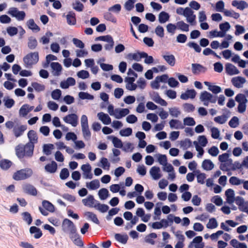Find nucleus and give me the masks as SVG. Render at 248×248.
<instances>
[{
	"label": "nucleus",
	"instance_id": "4468645a",
	"mask_svg": "<svg viewBox=\"0 0 248 248\" xmlns=\"http://www.w3.org/2000/svg\"><path fill=\"white\" fill-rule=\"evenodd\" d=\"M185 17L186 18V21L191 25L194 26L197 24L196 21V16L194 14V12L191 8H189V10L187 11V15H186Z\"/></svg>",
	"mask_w": 248,
	"mask_h": 248
},
{
	"label": "nucleus",
	"instance_id": "13d9d810",
	"mask_svg": "<svg viewBox=\"0 0 248 248\" xmlns=\"http://www.w3.org/2000/svg\"><path fill=\"white\" fill-rule=\"evenodd\" d=\"M243 179H240L235 176H232L229 179V183L234 186H238L242 184Z\"/></svg>",
	"mask_w": 248,
	"mask_h": 248
},
{
	"label": "nucleus",
	"instance_id": "774afa93",
	"mask_svg": "<svg viewBox=\"0 0 248 248\" xmlns=\"http://www.w3.org/2000/svg\"><path fill=\"white\" fill-rule=\"evenodd\" d=\"M28 105L24 104L19 109V113L20 116L22 117H25L27 115L29 111L28 110Z\"/></svg>",
	"mask_w": 248,
	"mask_h": 248
},
{
	"label": "nucleus",
	"instance_id": "aec40b11",
	"mask_svg": "<svg viewBox=\"0 0 248 248\" xmlns=\"http://www.w3.org/2000/svg\"><path fill=\"white\" fill-rule=\"evenodd\" d=\"M97 117L104 124L108 125L111 123V118L107 114L100 112L97 113Z\"/></svg>",
	"mask_w": 248,
	"mask_h": 248
},
{
	"label": "nucleus",
	"instance_id": "cd10ccee",
	"mask_svg": "<svg viewBox=\"0 0 248 248\" xmlns=\"http://www.w3.org/2000/svg\"><path fill=\"white\" fill-rule=\"evenodd\" d=\"M227 202L231 204L234 201V192L233 190L229 188L225 191Z\"/></svg>",
	"mask_w": 248,
	"mask_h": 248
},
{
	"label": "nucleus",
	"instance_id": "9b49d317",
	"mask_svg": "<svg viewBox=\"0 0 248 248\" xmlns=\"http://www.w3.org/2000/svg\"><path fill=\"white\" fill-rule=\"evenodd\" d=\"M81 169L83 171L84 177L85 179H91L93 175L91 173L92 167L89 164L82 165Z\"/></svg>",
	"mask_w": 248,
	"mask_h": 248
},
{
	"label": "nucleus",
	"instance_id": "20e7f679",
	"mask_svg": "<svg viewBox=\"0 0 248 248\" xmlns=\"http://www.w3.org/2000/svg\"><path fill=\"white\" fill-rule=\"evenodd\" d=\"M200 100L203 103L205 106H208L209 103H215L217 100V96L213 95L212 93L207 91L201 92L200 95Z\"/></svg>",
	"mask_w": 248,
	"mask_h": 248
},
{
	"label": "nucleus",
	"instance_id": "f03ea898",
	"mask_svg": "<svg viewBox=\"0 0 248 248\" xmlns=\"http://www.w3.org/2000/svg\"><path fill=\"white\" fill-rule=\"evenodd\" d=\"M39 53L38 52H30L27 54L23 59L24 66L26 68H31L39 61Z\"/></svg>",
	"mask_w": 248,
	"mask_h": 248
},
{
	"label": "nucleus",
	"instance_id": "09e8293b",
	"mask_svg": "<svg viewBox=\"0 0 248 248\" xmlns=\"http://www.w3.org/2000/svg\"><path fill=\"white\" fill-rule=\"evenodd\" d=\"M85 216H86L89 219H91L94 223L99 224V221L98 219L97 216L93 213L91 212H87L85 213Z\"/></svg>",
	"mask_w": 248,
	"mask_h": 248
},
{
	"label": "nucleus",
	"instance_id": "8fccbe9b",
	"mask_svg": "<svg viewBox=\"0 0 248 248\" xmlns=\"http://www.w3.org/2000/svg\"><path fill=\"white\" fill-rule=\"evenodd\" d=\"M53 36V33L50 31H47L45 35L42 36L40 40V42L42 43L43 45L47 44L49 42V37Z\"/></svg>",
	"mask_w": 248,
	"mask_h": 248
},
{
	"label": "nucleus",
	"instance_id": "c03bdc74",
	"mask_svg": "<svg viewBox=\"0 0 248 248\" xmlns=\"http://www.w3.org/2000/svg\"><path fill=\"white\" fill-rule=\"evenodd\" d=\"M176 27L178 29L183 31H189V25L185 23L183 21H178L176 23Z\"/></svg>",
	"mask_w": 248,
	"mask_h": 248
},
{
	"label": "nucleus",
	"instance_id": "c756f323",
	"mask_svg": "<svg viewBox=\"0 0 248 248\" xmlns=\"http://www.w3.org/2000/svg\"><path fill=\"white\" fill-rule=\"evenodd\" d=\"M30 232L31 234L34 233V237L35 239L40 238L43 235L41 230L35 226L31 227L30 228Z\"/></svg>",
	"mask_w": 248,
	"mask_h": 248
},
{
	"label": "nucleus",
	"instance_id": "f3484780",
	"mask_svg": "<svg viewBox=\"0 0 248 248\" xmlns=\"http://www.w3.org/2000/svg\"><path fill=\"white\" fill-rule=\"evenodd\" d=\"M96 201L93 196L92 195H89L87 198L83 199L82 200V202L83 204L86 206L90 207H94L95 204L96 203Z\"/></svg>",
	"mask_w": 248,
	"mask_h": 248
},
{
	"label": "nucleus",
	"instance_id": "4be33fe9",
	"mask_svg": "<svg viewBox=\"0 0 248 248\" xmlns=\"http://www.w3.org/2000/svg\"><path fill=\"white\" fill-rule=\"evenodd\" d=\"M67 23L69 25H75L76 24L77 20L76 14L72 11L69 12L66 16Z\"/></svg>",
	"mask_w": 248,
	"mask_h": 248
},
{
	"label": "nucleus",
	"instance_id": "a878e982",
	"mask_svg": "<svg viewBox=\"0 0 248 248\" xmlns=\"http://www.w3.org/2000/svg\"><path fill=\"white\" fill-rule=\"evenodd\" d=\"M50 66L54 71L53 75L57 76H59L62 70V65L58 62H52L51 63Z\"/></svg>",
	"mask_w": 248,
	"mask_h": 248
},
{
	"label": "nucleus",
	"instance_id": "680f3d73",
	"mask_svg": "<svg viewBox=\"0 0 248 248\" xmlns=\"http://www.w3.org/2000/svg\"><path fill=\"white\" fill-rule=\"evenodd\" d=\"M183 108L184 111L186 112H193L195 109V106L190 103H185L183 105Z\"/></svg>",
	"mask_w": 248,
	"mask_h": 248
},
{
	"label": "nucleus",
	"instance_id": "ea45409f",
	"mask_svg": "<svg viewBox=\"0 0 248 248\" xmlns=\"http://www.w3.org/2000/svg\"><path fill=\"white\" fill-rule=\"evenodd\" d=\"M27 25L30 29L33 31H39L40 30V28L35 24L33 19H30L27 22Z\"/></svg>",
	"mask_w": 248,
	"mask_h": 248
},
{
	"label": "nucleus",
	"instance_id": "b1692460",
	"mask_svg": "<svg viewBox=\"0 0 248 248\" xmlns=\"http://www.w3.org/2000/svg\"><path fill=\"white\" fill-rule=\"evenodd\" d=\"M191 66L192 73L195 75L201 72H205L206 71V68L200 64L192 63Z\"/></svg>",
	"mask_w": 248,
	"mask_h": 248
},
{
	"label": "nucleus",
	"instance_id": "473e14b6",
	"mask_svg": "<svg viewBox=\"0 0 248 248\" xmlns=\"http://www.w3.org/2000/svg\"><path fill=\"white\" fill-rule=\"evenodd\" d=\"M38 45V42L36 39L33 37L31 36L28 38V47L30 49L33 50L36 48Z\"/></svg>",
	"mask_w": 248,
	"mask_h": 248
},
{
	"label": "nucleus",
	"instance_id": "37998d69",
	"mask_svg": "<svg viewBox=\"0 0 248 248\" xmlns=\"http://www.w3.org/2000/svg\"><path fill=\"white\" fill-rule=\"evenodd\" d=\"M170 16L168 13L162 11L159 14L158 16L159 22L160 23H164L169 20Z\"/></svg>",
	"mask_w": 248,
	"mask_h": 248
},
{
	"label": "nucleus",
	"instance_id": "f257e3e1",
	"mask_svg": "<svg viewBox=\"0 0 248 248\" xmlns=\"http://www.w3.org/2000/svg\"><path fill=\"white\" fill-rule=\"evenodd\" d=\"M34 148V145L31 143H27L25 145L18 144L15 149L16 155L20 159L24 157H31L33 155Z\"/></svg>",
	"mask_w": 248,
	"mask_h": 248
},
{
	"label": "nucleus",
	"instance_id": "a19ab883",
	"mask_svg": "<svg viewBox=\"0 0 248 248\" xmlns=\"http://www.w3.org/2000/svg\"><path fill=\"white\" fill-rule=\"evenodd\" d=\"M142 52H138L135 53H129L127 55V58L129 60H133L139 62L140 60L142 57Z\"/></svg>",
	"mask_w": 248,
	"mask_h": 248
},
{
	"label": "nucleus",
	"instance_id": "5fc2aeb1",
	"mask_svg": "<svg viewBox=\"0 0 248 248\" xmlns=\"http://www.w3.org/2000/svg\"><path fill=\"white\" fill-rule=\"evenodd\" d=\"M78 97L80 99L93 100L94 96L87 92H80L78 93Z\"/></svg>",
	"mask_w": 248,
	"mask_h": 248
},
{
	"label": "nucleus",
	"instance_id": "a18cd8bd",
	"mask_svg": "<svg viewBox=\"0 0 248 248\" xmlns=\"http://www.w3.org/2000/svg\"><path fill=\"white\" fill-rule=\"evenodd\" d=\"M23 220L27 223L28 225L31 224L32 218L30 213L28 212H24L22 213Z\"/></svg>",
	"mask_w": 248,
	"mask_h": 248
},
{
	"label": "nucleus",
	"instance_id": "72a5a7b5",
	"mask_svg": "<svg viewBox=\"0 0 248 248\" xmlns=\"http://www.w3.org/2000/svg\"><path fill=\"white\" fill-rule=\"evenodd\" d=\"M202 168L206 170H210L214 167V164L210 159H205L202 163Z\"/></svg>",
	"mask_w": 248,
	"mask_h": 248
},
{
	"label": "nucleus",
	"instance_id": "0eeeda50",
	"mask_svg": "<svg viewBox=\"0 0 248 248\" xmlns=\"http://www.w3.org/2000/svg\"><path fill=\"white\" fill-rule=\"evenodd\" d=\"M63 121L67 124L76 127L78 124V116L75 113L68 114L63 118Z\"/></svg>",
	"mask_w": 248,
	"mask_h": 248
},
{
	"label": "nucleus",
	"instance_id": "6e6552de",
	"mask_svg": "<svg viewBox=\"0 0 248 248\" xmlns=\"http://www.w3.org/2000/svg\"><path fill=\"white\" fill-rule=\"evenodd\" d=\"M24 192L29 195L35 196L37 194L36 188L32 185L26 184L22 186Z\"/></svg>",
	"mask_w": 248,
	"mask_h": 248
},
{
	"label": "nucleus",
	"instance_id": "7ed1b4c3",
	"mask_svg": "<svg viewBox=\"0 0 248 248\" xmlns=\"http://www.w3.org/2000/svg\"><path fill=\"white\" fill-rule=\"evenodd\" d=\"M32 174V170L26 168L16 171L13 175V178L16 181L24 180L30 178Z\"/></svg>",
	"mask_w": 248,
	"mask_h": 248
},
{
	"label": "nucleus",
	"instance_id": "f8f14e48",
	"mask_svg": "<svg viewBox=\"0 0 248 248\" xmlns=\"http://www.w3.org/2000/svg\"><path fill=\"white\" fill-rule=\"evenodd\" d=\"M197 94V93L194 89H188L185 93H182L180 96L181 99L186 100L189 98L194 99Z\"/></svg>",
	"mask_w": 248,
	"mask_h": 248
},
{
	"label": "nucleus",
	"instance_id": "49530a36",
	"mask_svg": "<svg viewBox=\"0 0 248 248\" xmlns=\"http://www.w3.org/2000/svg\"><path fill=\"white\" fill-rule=\"evenodd\" d=\"M230 244L234 248H247L245 243H240L235 239H232L230 241Z\"/></svg>",
	"mask_w": 248,
	"mask_h": 248
},
{
	"label": "nucleus",
	"instance_id": "dca6fc26",
	"mask_svg": "<svg viewBox=\"0 0 248 248\" xmlns=\"http://www.w3.org/2000/svg\"><path fill=\"white\" fill-rule=\"evenodd\" d=\"M58 169V165L54 161H52L50 163L46 164L45 166V171L49 173H54Z\"/></svg>",
	"mask_w": 248,
	"mask_h": 248
},
{
	"label": "nucleus",
	"instance_id": "6ab92c4d",
	"mask_svg": "<svg viewBox=\"0 0 248 248\" xmlns=\"http://www.w3.org/2000/svg\"><path fill=\"white\" fill-rule=\"evenodd\" d=\"M204 84L208 87V89L213 93L217 94L222 92L221 87L218 86L212 85L208 81H204Z\"/></svg>",
	"mask_w": 248,
	"mask_h": 248
},
{
	"label": "nucleus",
	"instance_id": "e433bc0d",
	"mask_svg": "<svg viewBox=\"0 0 248 248\" xmlns=\"http://www.w3.org/2000/svg\"><path fill=\"white\" fill-rule=\"evenodd\" d=\"M94 208L97 209L98 211L102 213H105L108 211L109 207L108 205L105 204H101L98 201L96 202Z\"/></svg>",
	"mask_w": 248,
	"mask_h": 248
},
{
	"label": "nucleus",
	"instance_id": "1a4fd4ad",
	"mask_svg": "<svg viewBox=\"0 0 248 248\" xmlns=\"http://www.w3.org/2000/svg\"><path fill=\"white\" fill-rule=\"evenodd\" d=\"M162 57L169 65L170 66H174L176 59L173 54H170L169 52H166L162 55Z\"/></svg>",
	"mask_w": 248,
	"mask_h": 248
},
{
	"label": "nucleus",
	"instance_id": "f704fd0d",
	"mask_svg": "<svg viewBox=\"0 0 248 248\" xmlns=\"http://www.w3.org/2000/svg\"><path fill=\"white\" fill-rule=\"evenodd\" d=\"M157 236L155 233H151L145 237L144 241L147 243L154 245L155 244V241L154 239L156 238Z\"/></svg>",
	"mask_w": 248,
	"mask_h": 248
},
{
	"label": "nucleus",
	"instance_id": "c9c22d12",
	"mask_svg": "<svg viewBox=\"0 0 248 248\" xmlns=\"http://www.w3.org/2000/svg\"><path fill=\"white\" fill-rule=\"evenodd\" d=\"M202 237L201 236L195 237L193 240V243H194L195 248H203L204 244L202 243Z\"/></svg>",
	"mask_w": 248,
	"mask_h": 248
},
{
	"label": "nucleus",
	"instance_id": "4d7b16f0",
	"mask_svg": "<svg viewBox=\"0 0 248 248\" xmlns=\"http://www.w3.org/2000/svg\"><path fill=\"white\" fill-rule=\"evenodd\" d=\"M54 145L52 144H44L43 146V153L46 155L51 154V150L53 149Z\"/></svg>",
	"mask_w": 248,
	"mask_h": 248
},
{
	"label": "nucleus",
	"instance_id": "603ef678",
	"mask_svg": "<svg viewBox=\"0 0 248 248\" xmlns=\"http://www.w3.org/2000/svg\"><path fill=\"white\" fill-rule=\"evenodd\" d=\"M73 8L78 12H82L84 9L83 4L78 0H76L72 3Z\"/></svg>",
	"mask_w": 248,
	"mask_h": 248
},
{
	"label": "nucleus",
	"instance_id": "e2e57ef3",
	"mask_svg": "<svg viewBox=\"0 0 248 248\" xmlns=\"http://www.w3.org/2000/svg\"><path fill=\"white\" fill-rule=\"evenodd\" d=\"M169 112L170 115L174 117H178L179 115L181 114V111H180L178 108L173 107L169 108Z\"/></svg>",
	"mask_w": 248,
	"mask_h": 248
},
{
	"label": "nucleus",
	"instance_id": "9d476101",
	"mask_svg": "<svg viewBox=\"0 0 248 248\" xmlns=\"http://www.w3.org/2000/svg\"><path fill=\"white\" fill-rule=\"evenodd\" d=\"M246 82V79L242 77H236L231 79L232 84L237 88L243 87V85Z\"/></svg>",
	"mask_w": 248,
	"mask_h": 248
},
{
	"label": "nucleus",
	"instance_id": "bb28decb",
	"mask_svg": "<svg viewBox=\"0 0 248 248\" xmlns=\"http://www.w3.org/2000/svg\"><path fill=\"white\" fill-rule=\"evenodd\" d=\"M86 187L90 190H95L100 187V182L98 180L94 179L90 182H87Z\"/></svg>",
	"mask_w": 248,
	"mask_h": 248
},
{
	"label": "nucleus",
	"instance_id": "4c0bfd02",
	"mask_svg": "<svg viewBox=\"0 0 248 248\" xmlns=\"http://www.w3.org/2000/svg\"><path fill=\"white\" fill-rule=\"evenodd\" d=\"M13 163L8 159H2L0 161V167L2 170H7L12 166Z\"/></svg>",
	"mask_w": 248,
	"mask_h": 248
},
{
	"label": "nucleus",
	"instance_id": "423d86ee",
	"mask_svg": "<svg viewBox=\"0 0 248 248\" xmlns=\"http://www.w3.org/2000/svg\"><path fill=\"white\" fill-rule=\"evenodd\" d=\"M62 228L64 232L69 233L77 229L73 222L67 218H65L63 220Z\"/></svg>",
	"mask_w": 248,
	"mask_h": 248
},
{
	"label": "nucleus",
	"instance_id": "6e6d98bb",
	"mask_svg": "<svg viewBox=\"0 0 248 248\" xmlns=\"http://www.w3.org/2000/svg\"><path fill=\"white\" fill-rule=\"evenodd\" d=\"M180 145L184 150H186L190 148L192 145V141L189 139H186L180 142Z\"/></svg>",
	"mask_w": 248,
	"mask_h": 248
},
{
	"label": "nucleus",
	"instance_id": "bf43d9fd",
	"mask_svg": "<svg viewBox=\"0 0 248 248\" xmlns=\"http://www.w3.org/2000/svg\"><path fill=\"white\" fill-rule=\"evenodd\" d=\"M81 128L84 139L86 140H90L91 137V133L89 130V127H82Z\"/></svg>",
	"mask_w": 248,
	"mask_h": 248
},
{
	"label": "nucleus",
	"instance_id": "58836bf2",
	"mask_svg": "<svg viewBox=\"0 0 248 248\" xmlns=\"http://www.w3.org/2000/svg\"><path fill=\"white\" fill-rule=\"evenodd\" d=\"M42 206L44 208L50 212H54L55 208L54 205L49 201L44 200L42 202Z\"/></svg>",
	"mask_w": 248,
	"mask_h": 248
},
{
	"label": "nucleus",
	"instance_id": "79ce46f5",
	"mask_svg": "<svg viewBox=\"0 0 248 248\" xmlns=\"http://www.w3.org/2000/svg\"><path fill=\"white\" fill-rule=\"evenodd\" d=\"M109 139H112V142L115 148H122L123 143L121 140L116 137L109 136Z\"/></svg>",
	"mask_w": 248,
	"mask_h": 248
},
{
	"label": "nucleus",
	"instance_id": "412c9836",
	"mask_svg": "<svg viewBox=\"0 0 248 248\" xmlns=\"http://www.w3.org/2000/svg\"><path fill=\"white\" fill-rule=\"evenodd\" d=\"M232 5L240 10H243L248 7V4L244 0H234L232 1Z\"/></svg>",
	"mask_w": 248,
	"mask_h": 248
},
{
	"label": "nucleus",
	"instance_id": "de8ad7c7",
	"mask_svg": "<svg viewBox=\"0 0 248 248\" xmlns=\"http://www.w3.org/2000/svg\"><path fill=\"white\" fill-rule=\"evenodd\" d=\"M235 100L238 103L247 104L248 102L246 95L243 93L237 94L235 97Z\"/></svg>",
	"mask_w": 248,
	"mask_h": 248
},
{
	"label": "nucleus",
	"instance_id": "2eb2a0df",
	"mask_svg": "<svg viewBox=\"0 0 248 248\" xmlns=\"http://www.w3.org/2000/svg\"><path fill=\"white\" fill-rule=\"evenodd\" d=\"M225 70L227 74L230 76L238 74L240 72L236 66L230 63L225 64Z\"/></svg>",
	"mask_w": 248,
	"mask_h": 248
},
{
	"label": "nucleus",
	"instance_id": "0e129e2a",
	"mask_svg": "<svg viewBox=\"0 0 248 248\" xmlns=\"http://www.w3.org/2000/svg\"><path fill=\"white\" fill-rule=\"evenodd\" d=\"M224 6V2L222 0H219L216 4V10L219 12H223L225 10Z\"/></svg>",
	"mask_w": 248,
	"mask_h": 248
},
{
	"label": "nucleus",
	"instance_id": "39448f33",
	"mask_svg": "<svg viewBox=\"0 0 248 248\" xmlns=\"http://www.w3.org/2000/svg\"><path fill=\"white\" fill-rule=\"evenodd\" d=\"M7 14L12 17H15L18 21L23 20L26 16L25 12L18 11L16 7L10 8Z\"/></svg>",
	"mask_w": 248,
	"mask_h": 248
},
{
	"label": "nucleus",
	"instance_id": "ddd939ff",
	"mask_svg": "<svg viewBox=\"0 0 248 248\" xmlns=\"http://www.w3.org/2000/svg\"><path fill=\"white\" fill-rule=\"evenodd\" d=\"M27 128V126L26 125L15 126L13 129V133L16 138H18L23 134Z\"/></svg>",
	"mask_w": 248,
	"mask_h": 248
},
{
	"label": "nucleus",
	"instance_id": "7c9ffc66",
	"mask_svg": "<svg viewBox=\"0 0 248 248\" xmlns=\"http://www.w3.org/2000/svg\"><path fill=\"white\" fill-rule=\"evenodd\" d=\"M152 99L155 103L159 104L162 106H167L168 105L167 102L165 100L161 98L157 93H156L153 95Z\"/></svg>",
	"mask_w": 248,
	"mask_h": 248
},
{
	"label": "nucleus",
	"instance_id": "a211bd4d",
	"mask_svg": "<svg viewBox=\"0 0 248 248\" xmlns=\"http://www.w3.org/2000/svg\"><path fill=\"white\" fill-rule=\"evenodd\" d=\"M129 112L128 108H115L114 117L117 119H120L128 114Z\"/></svg>",
	"mask_w": 248,
	"mask_h": 248
},
{
	"label": "nucleus",
	"instance_id": "393cba45",
	"mask_svg": "<svg viewBox=\"0 0 248 248\" xmlns=\"http://www.w3.org/2000/svg\"><path fill=\"white\" fill-rule=\"evenodd\" d=\"M28 138L29 141L28 143H31L34 145L38 142V137L36 133L33 130H30L28 133Z\"/></svg>",
	"mask_w": 248,
	"mask_h": 248
},
{
	"label": "nucleus",
	"instance_id": "2f4dec72",
	"mask_svg": "<svg viewBox=\"0 0 248 248\" xmlns=\"http://www.w3.org/2000/svg\"><path fill=\"white\" fill-rule=\"evenodd\" d=\"M115 238L119 242L125 244L128 239V236L126 234L116 233L115 234Z\"/></svg>",
	"mask_w": 248,
	"mask_h": 248
},
{
	"label": "nucleus",
	"instance_id": "c85d7f7f",
	"mask_svg": "<svg viewBox=\"0 0 248 248\" xmlns=\"http://www.w3.org/2000/svg\"><path fill=\"white\" fill-rule=\"evenodd\" d=\"M170 126L171 128H175V129H183L184 128V126L182 125L181 122L176 119H172L170 122Z\"/></svg>",
	"mask_w": 248,
	"mask_h": 248
},
{
	"label": "nucleus",
	"instance_id": "3c124183",
	"mask_svg": "<svg viewBox=\"0 0 248 248\" xmlns=\"http://www.w3.org/2000/svg\"><path fill=\"white\" fill-rule=\"evenodd\" d=\"M98 195L101 200H106L108 196V191L107 188H102L99 190Z\"/></svg>",
	"mask_w": 248,
	"mask_h": 248
},
{
	"label": "nucleus",
	"instance_id": "338daca9",
	"mask_svg": "<svg viewBox=\"0 0 248 248\" xmlns=\"http://www.w3.org/2000/svg\"><path fill=\"white\" fill-rule=\"evenodd\" d=\"M31 86L36 91L38 92L43 91L45 89V86L44 85L37 82H32Z\"/></svg>",
	"mask_w": 248,
	"mask_h": 248
},
{
	"label": "nucleus",
	"instance_id": "052dcab7",
	"mask_svg": "<svg viewBox=\"0 0 248 248\" xmlns=\"http://www.w3.org/2000/svg\"><path fill=\"white\" fill-rule=\"evenodd\" d=\"M217 222L215 218H211L209 219V222L206 225L208 229H213L217 227Z\"/></svg>",
	"mask_w": 248,
	"mask_h": 248
},
{
	"label": "nucleus",
	"instance_id": "5701e85b",
	"mask_svg": "<svg viewBox=\"0 0 248 248\" xmlns=\"http://www.w3.org/2000/svg\"><path fill=\"white\" fill-rule=\"evenodd\" d=\"M160 171V170L158 167L154 166L151 169L150 173L154 180H158L161 177Z\"/></svg>",
	"mask_w": 248,
	"mask_h": 248
},
{
	"label": "nucleus",
	"instance_id": "864d4df0",
	"mask_svg": "<svg viewBox=\"0 0 248 248\" xmlns=\"http://www.w3.org/2000/svg\"><path fill=\"white\" fill-rule=\"evenodd\" d=\"M228 117L226 115L223 114L221 116H218L214 118V121L219 124H224L227 121Z\"/></svg>",
	"mask_w": 248,
	"mask_h": 248
},
{
	"label": "nucleus",
	"instance_id": "69168bd1",
	"mask_svg": "<svg viewBox=\"0 0 248 248\" xmlns=\"http://www.w3.org/2000/svg\"><path fill=\"white\" fill-rule=\"evenodd\" d=\"M239 124V119L236 116H233L229 121V125L232 128H235Z\"/></svg>",
	"mask_w": 248,
	"mask_h": 248
}]
</instances>
